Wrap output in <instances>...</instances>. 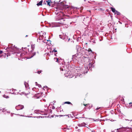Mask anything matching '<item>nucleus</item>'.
<instances>
[{
    "label": "nucleus",
    "instance_id": "1",
    "mask_svg": "<svg viewBox=\"0 0 132 132\" xmlns=\"http://www.w3.org/2000/svg\"><path fill=\"white\" fill-rule=\"evenodd\" d=\"M7 49L8 51L14 53H15L17 50V49L16 47L11 45L9 46Z\"/></svg>",
    "mask_w": 132,
    "mask_h": 132
},
{
    "label": "nucleus",
    "instance_id": "2",
    "mask_svg": "<svg viewBox=\"0 0 132 132\" xmlns=\"http://www.w3.org/2000/svg\"><path fill=\"white\" fill-rule=\"evenodd\" d=\"M81 53H77L76 54L73 55L72 58L75 59L77 61H80L81 60Z\"/></svg>",
    "mask_w": 132,
    "mask_h": 132
},
{
    "label": "nucleus",
    "instance_id": "3",
    "mask_svg": "<svg viewBox=\"0 0 132 132\" xmlns=\"http://www.w3.org/2000/svg\"><path fill=\"white\" fill-rule=\"evenodd\" d=\"M82 70H81L80 68H79L77 69L75 72H77V76H80V75H81V74H80V73L82 72Z\"/></svg>",
    "mask_w": 132,
    "mask_h": 132
},
{
    "label": "nucleus",
    "instance_id": "4",
    "mask_svg": "<svg viewBox=\"0 0 132 132\" xmlns=\"http://www.w3.org/2000/svg\"><path fill=\"white\" fill-rule=\"evenodd\" d=\"M24 106L23 105H19L15 107V109L17 110L22 109L24 108Z\"/></svg>",
    "mask_w": 132,
    "mask_h": 132
},
{
    "label": "nucleus",
    "instance_id": "5",
    "mask_svg": "<svg viewBox=\"0 0 132 132\" xmlns=\"http://www.w3.org/2000/svg\"><path fill=\"white\" fill-rule=\"evenodd\" d=\"M55 14H58L59 12H61V10L60 9V7L59 6H57L55 9Z\"/></svg>",
    "mask_w": 132,
    "mask_h": 132
},
{
    "label": "nucleus",
    "instance_id": "6",
    "mask_svg": "<svg viewBox=\"0 0 132 132\" xmlns=\"http://www.w3.org/2000/svg\"><path fill=\"white\" fill-rule=\"evenodd\" d=\"M78 126L79 127L85 126L88 128V125H86L85 122H83L80 124H79Z\"/></svg>",
    "mask_w": 132,
    "mask_h": 132
},
{
    "label": "nucleus",
    "instance_id": "7",
    "mask_svg": "<svg viewBox=\"0 0 132 132\" xmlns=\"http://www.w3.org/2000/svg\"><path fill=\"white\" fill-rule=\"evenodd\" d=\"M77 50V53H81V48L79 45H77L76 46Z\"/></svg>",
    "mask_w": 132,
    "mask_h": 132
},
{
    "label": "nucleus",
    "instance_id": "8",
    "mask_svg": "<svg viewBox=\"0 0 132 132\" xmlns=\"http://www.w3.org/2000/svg\"><path fill=\"white\" fill-rule=\"evenodd\" d=\"M47 5L50 6H51L52 4V2L51 0H48L46 1Z\"/></svg>",
    "mask_w": 132,
    "mask_h": 132
},
{
    "label": "nucleus",
    "instance_id": "9",
    "mask_svg": "<svg viewBox=\"0 0 132 132\" xmlns=\"http://www.w3.org/2000/svg\"><path fill=\"white\" fill-rule=\"evenodd\" d=\"M132 103L130 102L128 104H127L126 105V107L128 108H131L132 107Z\"/></svg>",
    "mask_w": 132,
    "mask_h": 132
},
{
    "label": "nucleus",
    "instance_id": "10",
    "mask_svg": "<svg viewBox=\"0 0 132 132\" xmlns=\"http://www.w3.org/2000/svg\"><path fill=\"white\" fill-rule=\"evenodd\" d=\"M70 129H66L65 128L63 129V131L64 132H70Z\"/></svg>",
    "mask_w": 132,
    "mask_h": 132
},
{
    "label": "nucleus",
    "instance_id": "11",
    "mask_svg": "<svg viewBox=\"0 0 132 132\" xmlns=\"http://www.w3.org/2000/svg\"><path fill=\"white\" fill-rule=\"evenodd\" d=\"M42 3H43V1H41L39 2L38 3H37V5L38 6L39 5H42Z\"/></svg>",
    "mask_w": 132,
    "mask_h": 132
},
{
    "label": "nucleus",
    "instance_id": "12",
    "mask_svg": "<svg viewBox=\"0 0 132 132\" xmlns=\"http://www.w3.org/2000/svg\"><path fill=\"white\" fill-rule=\"evenodd\" d=\"M111 9L112 12L113 13H115L116 10H115L114 8H113L112 7H111Z\"/></svg>",
    "mask_w": 132,
    "mask_h": 132
},
{
    "label": "nucleus",
    "instance_id": "13",
    "mask_svg": "<svg viewBox=\"0 0 132 132\" xmlns=\"http://www.w3.org/2000/svg\"><path fill=\"white\" fill-rule=\"evenodd\" d=\"M31 48L32 49V50L31 51H32V50H34V48L35 47V44H33L31 45Z\"/></svg>",
    "mask_w": 132,
    "mask_h": 132
},
{
    "label": "nucleus",
    "instance_id": "14",
    "mask_svg": "<svg viewBox=\"0 0 132 132\" xmlns=\"http://www.w3.org/2000/svg\"><path fill=\"white\" fill-rule=\"evenodd\" d=\"M56 20H59H59H60V21H64L63 19H62V18H60V19H58V18H56Z\"/></svg>",
    "mask_w": 132,
    "mask_h": 132
},
{
    "label": "nucleus",
    "instance_id": "15",
    "mask_svg": "<svg viewBox=\"0 0 132 132\" xmlns=\"http://www.w3.org/2000/svg\"><path fill=\"white\" fill-rule=\"evenodd\" d=\"M64 75L65 76L68 77V78H72V77H73V76H72V75H69V76L68 75V76H67V75H66L65 74Z\"/></svg>",
    "mask_w": 132,
    "mask_h": 132
},
{
    "label": "nucleus",
    "instance_id": "16",
    "mask_svg": "<svg viewBox=\"0 0 132 132\" xmlns=\"http://www.w3.org/2000/svg\"><path fill=\"white\" fill-rule=\"evenodd\" d=\"M36 54V53L35 52H34L33 53H32V54L31 55V56L29 57L28 58V59L29 58H30L34 56Z\"/></svg>",
    "mask_w": 132,
    "mask_h": 132
},
{
    "label": "nucleus",
    "instance_id": "17",
    "mask_svg": "<svg viewBox=\"0 0 132 132\" xmlns=\"http://www.w3.org/2000/svg\"><path fill=\"white\" fill-rule=\"evenodd\" d=\"M89 68L90 69V68L91 67H94L93 64H92L91 63H89Z\"/></svg>",
    "mask_w": 132,
    "mask_h": 132
},
{
    "label": "nucleus",
    "instance_id": "18",
    "mask_svg": "<svg viewBox=\"0 0 132 132\" xmlns=\"http://www.w3.org/2000/svg\"><path fill=\"white\" fill-rule=\"evenodd\" d=\"M114 13L115 14H116L117 15H119L120 14V12L117 11H116Z\"/></svg>",
    "mask_w": 132,
    "mask_h": 132
},
{
    "label": "nucleus",
    "instance_id": "19",
    "mask_svg": "<svg viewBox=\"0 0 132 132\" xmlns=\"http://www.w3.org/2000/svg\"><path fill=\"white\" fill-rule=\"evenodd\" d=\"M24 84L26 88H27L28 87V84L27 83L25 82L24 83Z\"/></svg>",
    "mask_w": 132,
    "mask_h": 132
},
{
    "label": "nucleus",
    "instance_id": "20",
    "mask_svg": "<svg viewBox=\"0 0 132 132\" xmlns=\"http://www.w3.org/2000/svg\"><path fill=\"white\" fill-rule=\"evenodd\" d=\"M3 97H4V98H9V97L8 96H7L6 95H4L3 96Z\"/></svg>",
    "mask_w": 132,
    "mask_h": 132
},
{
    "label": "nucleus",
    "instance_id": "21",
    "mask_svg": "<svg viewBox=\"0 0 132 132\" xmlns=\"http://www.w3.org/2000/svg\"><path fill=\"white\" fill-rule=\"evenodd\" d=\"M35 112L38 113L40 112V111L39 110H35Z\"/></svg>",
    "mask_w": 132,
    "mask_h": 132
},
{
    "label": "nucleus",
    "instance_id": "22",
    "mask_svg": "<svg viewBox=\"0 0 132 132\" xmlns=\"http://www.w3.org/2000/svg\"><path fill=\"white\" fill-rule=\"evenodd\" d=\"M85 18V16H82V19H83V20H84Z\"/></svg>",
    "mask_w": 132,
    "mask_h": 132
},
{
    "label": "nucleus",
    "instance_id": "23",
    "mask_svg": "<svg viewBox=\"0 0 132 132\" xmlns=\"http://www.w3.org/2000/svg\"><path fill=\"white\" fill-rule=\"evenodd\" d=\"M65 103L68 104H71V103L69 102H65Z\"/></svg>",
    "mask_w": 132,
    "mask_h": 132
},
{
    "label": "nucleus",
    "instance_id": "24",
    "mask_svg": "<svg viewBox=\"0 0 132 132\" xmlns=\"http://www.w3.org/2000/svg\"><path fill=\"white\" fill-rule=\"evenodd\" d=\"M2 112H4V114L6 113L5 110L4 109H3V110H2Z\"/></svg>",
    "mask_w": 132,
    "mask_h": 132
},
{
    "label": "nucleus",
    "instance_id": "25",
    "mask_svg": "<svg viewBox=\"0 0 132 132\" xmlns=\"http://www.w3.org/2000/svg\"><path fill=\"white\" fill-rule=\"evenodd\" d=\"M65 0H60L59 1V2H61V3H62L64 1H65Z\"/></svg>",
    "mask_w": 132,
    "mask_h": 132
},
{
    "label": "nucleus",
    "instance_id": "26",
    "mask_svg": "<svg viewBox=\"0 0 132 132\" xmlns=\"http://www.w3.org/2000/svg\"><path fill=\"white\" fill-rule=\"evenodd\" d=\"M59 37H60V38H61L63 39V36L61 35H60Z\"/></svg>",
    "mask_w": 132,
    "mask_h": 132
},
{
    "label": "nucleus",
    "instance_id": "27",
    "mask_svg": "<svg viewBox=\"0 0 132 132\" xmlns=\"http://www.w3.org/2000/svg\"><path fill=\"white\" fill-rule=\"evenodd\" d=\"M12 94H19V93L18 92H17L16 93H15V92H13V93H12Z\"/></svg>",
    "mask_w": 132,
    "mask_h": 132
},
{
    "label": "nucleus",
    "instance_id": "28",
    "mask_svg": "<svg viewBox=\"0 0 132 132\" xmlns=\"http://www.w3.org/2000/svg\"><path fill=\"white\" fill-rule=\"evenodd\" d=\"M71 115L70 114H69L67 115V116H68V117L69 118H70L71 117Z\"/></svg>",
    "mask_w": 132,
    "mask_h": 132
},
{
    "label": "nucleus",
    "instance_id": "29",
    "mask_svg": "<svg viewBox=\"0 0 132 132\" xmlns=\"http://www.w3.org/2000/svg\"><path fill=\"white\" fill-rule=\"evenodd\" d=\"M60 69L62 71H63V70H64V69H63V68H60Z\"/></svg>",
    "mask_w": 132,
    "mask_h": 132
},
{
    "label": "nucleus",
    "instance_id": "30",
    "mask_svg": "<svg viewBox=\"0 0 132 132\" xmlns=\"http://www.w3.org/2000/svg\"><path fill=\"white\" fill-rule=\"evenodd\" d=\"M24 55V54L23 53H21L20 54V55L21 56H22Z\"/></svg>",
    "mask_w": 132,
    "mask_h": 132
},
{
    "label": "nucleus",
    "instance_id": "31",
    "mask_svg": "<svg viewBox=\"0 0 132 132\" xmlns=\"http://www.w3.org/2000/svg\"><path fill=\"white\" fill-rule=\"evenodd\" d=\"M54 59H56V62H58V59L57 58H54Z\"/></svg>",
    "mask_w": 132,
    "mask_h": 132
},
{
    "label": "nucleus",
    "instance_id": "32",
    "mask_svg": "<svg viewBox=\"0 0 132 132\" xmlns=\"http://www.w3.org/2000/svg\"><path fill=\"white\" fill-rule=\"evenodd\" d=\"M41 72V71H38L37 72H38V73L39 74Z\"/></svg>",
    "mask_w": 132,
    "mask_h": 132
},
{
    "label": "nucleus",
    "instance_id": "33",
    "mask_svg": "<svg viewBox=\"0 0 132 132\" xmlns=\"http://www.w3.org/2000/svg\"><path fill=\"white\" fill-rule=\"evenodd\" d=\"M88 52H92V50L90 49H89L88 50Z\"/></svg>",
    "mask_w": 132,
    "mask_h": 132
},
{
    "label": "nucleus",
    "instance_id": "34",
    "mask_svg": "<svg viewBox=\"0 0 132 132\" xmlns=\"http://www.w3.org/2000/svg\"><path fill=\"white\" fill-rule=\"evenodd\" d=\"M57 51L55 50H54L53 51H52V52H57Z\"/></svg>",
    "mask_w": 132,
    "mask_h": 132
},
{
    "label": "nucleus",
    "instance_id": "35",
    "mask_svg": "<svg viewBox=\"0 0 132 132\" xmlns=\"http://www.w3.org/2000/svg\"><path fill=\"white\" fill-rule=\"evenodd\" d=\"M3 52V51H0V54H2Z\"/></svg>",
    "mask_w": 132,
    "mask_h": 132
},
{
    "label": "nucleus",
    "instance_id": "36",
    "mask_svg": "<svg viewBox=\"0 0 132 132\" xmlns=\"http://www.w3.org/2000/svg\"><path fill=\"white\" fill-rule=\"evenodd\" d=\"M16 90V89H12V91H15Z\"/></svg>",
    "mask_w": 132,
    "mask_h": 132
},
{
    "label": "nucleus",
    "instance_id": "37",
    "mask_svg": "<svg viewBox=\"0 0 132 132\" xmlns=\"http://www.w3.org/2000/svg\"><path fill=\"white\" fill-rule=\"evenodd\" d=\"M100 108V107H99V108H97L96 109V110H98Z\"/></svg>",
    "mask_w": 132,
    "mask_h": 132
},
{
    "label": "nucleus",
    "instance_id": "38",
    "mask_svg": "<svg viewBox=\"0 0 132 132\" xmlns=\"http://www.w3.org/2000/svg\"><path fill=\"white\" fill-rule=\"evenodd\" d=\"M65 7L67 8H69V6L68 5H66Z\"/></svg>",
    "mask_w": 132,
    "mask_h": 132
},
{
    "label": "nucleus",
    "instance_id": "39",
    "mask_svg": "<svg viewBox=\"0 0 132 132\" xmlns=\"http://www.w3.org/2000/svg\"><path fill=\"white\" fill-rule=\"evenodd\" d=\"M86 72H85L84 73L85 74V73H87V70H86Z\"/></svg>",
    "mask_w": 132,
    "mask_h": 132
},
{
    "label": "nucleus",
    "instance_id": "40",
    "mask_svg": "<svg viewBox=\"0 0 132 132\" xmlns=\"http://www.w3.org/2000/svg\"><path fill=\"white\" fill-rule=\"evenodd\" d=\"M92 132H95V131L94 130H92Z\"/></svg>",
    "mask_w": 132,
    "mask_h": 132
},
{
    "label": "nucleus",
    "instance_id": "41",
    "mask_svg": "<svg viewBox=\"0 0 132 132\" xmlns=\"http://www.w3.org/2000/svg\"><path fill=\"white\" fill-rule=\"evenodd\" d=\"M58 23H62V22H58Z\"/></svg>",
    "mask_w": 132,
    "mask_h": 132
},
{
    "label": "nucleus",
    "instance_id": "42",
    "mask_svg": "<svg viewBox=\"0 0 132 132\" xmlns=\"http://www.w3.org/2000/svg\"><path fill=\"white\" fill-rule=\"evenodd\" d=\"M84 105L85 106H86V104H84Z\"/></svg>",
    "mask_w": 132,
    "mask_h": 132
},
{
    "label": "nucleus",
    "instance_id": "43",
    "mask_svg": "<svg viewBox=\"0 0 132 132\" xmlns=\"http://www.w3.org/2000/svg\"><path fill=\"white\" fill-rule=\"evenodd\" d=\"M70 40V38H69V39H68V42H69Z\"/></svg>",
    "mask_w": 132,
    "mask_h": 132
},
{
    "label": "nucleus",
    "instance_id": "44",
    "mask_svg": "<svg viewBox=\"0 0 132 132\" xmlns=\"http://www.w3.org/2000/svg\"><path fill=\"white\" fill-rule=\"evenodd\" d=\"M125 120H128V119H125Z\"/></svg>",
    "mask_w": 132,
    "mask_h": 132
},
{
    "label": "nucleus",
    "instance_id": "45",
    "mask_svg": "<svg viewBox=\"0 0 132 132\" xmlns=\"http://www.w3.org/2000/svg\"><path fill=\"white\" fill-rule=\"evenodd\" d=\"M130 120V122H131L132 121V120Z\"/></svg>",
    "mask_w": 132,
    "mask_h": 132
},
{
    "label": "nucleus",
    "instance_id": "46",
    "mask_svg": "<svg viewBox=\"0 0 132 132\" xmlns=\"http://www.w3.org/2000/svg\"><path fill=\"white\" fill-rule=\"evenodd\" d=\"M20 116H22V115H21Z\"/></svg>",
    "mask_w": 132,
    "mask_h": 132
},
{
    "label": "nucleus",
    "instance_id": "47",
    "mask_svg": "<svg viewBox=\"0 0 132 132\" xmlns=\"http://www.w3.org/2000/svg\"><path fill=\"white\" fill-rule=\"evenodd\" d=\"M76 129H77V127H76Z\"/></svg>",
    "mask_w": 132,
    "mask_h": 132
},
{
    "label": "nucleus",
    "instance_id": "48",
    "mask_svg": "<svg viewBox=\"0 0 132 132\" xmlns=\"http://www.w3.org/2000/svg\"><path fill=\"white\" fill-rule=\"evenodd\" d=\"M1 110H2L1 109H0V111H1Z\"/></svg>",
    "mask_w": 132,
    "mask_h": 132
},
{
    "label": "nucleus",
    "instance_id": "49",
    "mask_svg": "<svg viewBox=\"0 0 132 132\" xmlns=\"http://www.w3.org/2000/svg\"><path fill=\"white\" fill-rule=\"evenodd\" d=\"M93 43H95V41H94V42H93Z\"/></svg>",
    "mask_w": 132,
    "mask_h": 132
},
{
    "label": "nucleus",
    "instance_id": "50",
    "mask_svg": "<svg viewBox=\"0 0 132 132\" xmlns=\"http://www.w3.org/2000/svg\"><path fill=\"white\" fill-rule=\"evenodd\" d=\"M86 17V18H88V17H87H87Z\"/></svg>",
    "mask_w": 132,
    "mask_h": 132
},
{
    "label": "nucleus",
    "instance_id": "51",
    "mask_svg": "<svg viewBox=\"0 0 132 132\" xmlns=\"http://www.w3.org/2000/svg\"><path fill=\"white\" fill-rule=\"evenodd\" d=\"M27 35H26V37H27Z\"/></svg>",
    "mask_w": 132,
    "mask_h": 132
},
{
    "label": "nucleus",
    "instance_id": "52",
    "mask_svg": "<svg viewBox=\"0 0 132 132\" xmlns=\"http://www.w3.org/2000/svg\"><path fill=\"white\" fill-rule=\"evenodd\" d=\"M6 112H8L7 111H6Z\"/></svg>",
    "mask_w": 132,
    "mask_h": 132
},
{
    "label": "nucleus",
    "instance_id": "53",
    "mask_svg": "<svg viewBox=\"0 0 132 132\" xmlns=\"http://www.w3.org/2000/svg\"><path fill=\"white\" fill-rule=\"evenodd\" d=\"M55 55H56L55 54H54ZM56 56V55H55Z\"/></svg>",
    "mask_w": 132,
    "mask_h": 132
},
{
    "label": "nucleus",
    "instance_id": "54",
    "mask_svg": "<svg viewBox=\"0 0 132 132\" xmlns=\"http://www.w3.org/2000/svg\"><path fill=\"white\" fill-rule=\"evenodd\" d=\"M28 117H29V116H28Z\"/></svg>",
    "mask_w": 132,
    "mask_h": 132
},
{
    "label": "nucleus",
    "instance_id": "55",
    "mask_svg": "<svg viewBox=\"0 0 132 132\" xmlns=\"http://www.w3.org/2000/svg\"><path fill=\"white\" fill-rule=\"evenodd\" d=\"M1 57V56H0V57Z\"/></svg>",
    "mask_w": 132,
    "mask_h": 132
}]
</instances>
